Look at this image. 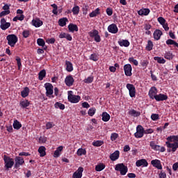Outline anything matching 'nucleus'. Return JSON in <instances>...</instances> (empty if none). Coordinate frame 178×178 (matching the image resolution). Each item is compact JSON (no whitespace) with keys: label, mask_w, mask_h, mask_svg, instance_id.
Instances as JSON below:
<instances>
[{"label":"nucleus","mask_w":178,"mask_h":178,"mask_svg":"<svg viewBox=\"0 0 178 178\" xmlns=\"http://www.w3.org/2000/svg\"><path fill=\"white\" fill-rule=\"evenodd\" d=\"M165 144L168 148H172L171 151L172 152H176L178 148V142L175 143V136H168L167 138V142H165Z\"/></svg>","instance_id":"f257e3e1"},{"label":"nucleus","mask_w":178,"mask_h":178,"mask_svg":"<svg viewBox=\"0 0 178 178\" xmlns=\"http://www.w3.org/2000/svg\"><path fill=\"white\" fill-rule=\"evenodd\" d=\"M6 40L8 41V45L12 47H15L17 41H19V38L15 34H10L7 35Z\"/></svg>","instance_id":"f03ea898"},{"label":"nucleus","mask_w":178,"mask_h":178,"mask_svg":"<svg viewBox=\"0 0 178 178\" xmlns=\"http://www.w3.org/2000/svg\"><path fill=\"white\" fill-rule=\"evenodd\" d=\"M3 161L5 163V168L7 170H8V169H12L13 165H15V161L13 159L6 155L3 156Z\"/></svg>","instance_id":"7ed1b4c3"},{"label":"nucleus","mask_w":178,"mask_h":178,"mask_svg":"<svg viewBox=\"0 0 178 178\" xmlns=\"http://www.w3.org/2000/svg\"><path fill=\"white\" fill-rule=\"evenodd\" d=\"M115 170L120 172L122 176H124L129 172V168L123 163H118L115 165Z\"/></svg>","instance_id":"20e7f679"},{"label":"nucleus","mask_w":178,"mask_h":178,"mask_svg":"<svg viewBox=\"0 0 178 178\" xmlns=\"http://www.w3.org/2000/svg\"><path fill=\"white\" fill-rule=\"evenodd\" d=\"M81 97L79 95H73V91L70 90L68 91V101L72 104H77L80 102Z\"/></svg>","instance_id":"39448f33"},{"label":"nucleus","mask_w":178,"mask_h":178,"mask_svg":"<svg viewBox=\"0 0 178 178\" xmlns=\"http://www.w3.org/2000/svg\"><path fill=\"white\" fill-rule=\"evenodd\" d=\"M144 134V127L141 125H138L136 127V132L134 134V137L136 138H143Z\"/></svg>","instance_id":"423d86ee"},{"label":"nucleus","mask_w":178,"mask_h":178,"mask_svg":"<svg viewBox=\"0 0 178 178\" xmlns=\"http://www.w3.org/2000/svg\"><path fill=\"white\" fill-rule=\"evenodd\" d=\"M90 37L94 38L96 42H101V36L99 35V33L97 29L93 30L88 33Z\"/></svg>","instance_id":"0eeeda50"},{"label":"nucleus","mask_w":178,"mask_h":178,"mask_svg":"<svg viewBox=\"0 0 178 178\" xmlns=\"http://www.w3.org/2000/svg\"><path fill=\"white\" fill-rule=\"evenodd\" d=\"M129 92V96L131 98H135L136 97V86L131 83H127L126 86Z\"/></svg>","instance_id":"6e6552de"},{"label":"nucleus","mask_w":178,"mask_h":178,"mask_svg":"<svg viewBox=\"0 0 178 178\" xmlns=\"http://www.w3.org/2000/svg\"><path fill=\"white\" fill-rule=\"evenodd\" d=\"M44 88L46 90V96L49 97L54 94V86L50 83H46L44 84Z\"/></svg>","instance_id":"1a4fd4ad"},{"label":"nucleus","mask_w":178,"mask_h":178,"mask_svg":"<svg viewBox=\"0 0 178 178\" xmlns=\"http://www.w3.org/2000/svg\"><path fill=\"white\" fill-rule=\"evenodd\" d=\"M15 163L14 168L15 169H19V168H20V166L24 163V159H23L22 156H16L15 158Z\"/></svg>","instance_id":"9d476101"},{"label":"nucleus","mask_w":178,"mask_h":178,"mask_svg":"<svg viewBox=\"0 0 178 178\" xmlns=\"http://www.w3.org/2000/svg\"><path fill=\"white\" fill-rule=\"evenodd\" d=\"M133 70V68L131 67V65L130 64H126L124 65V72L125 76H127L128 77H130L132 76L133 73H131Z\"/></svg>","instance_id":"9b49d317"},{"label":"nucleus","mask_w":178,"mask_h":178,"mask_svg":"<svg viewBox=\"0 0 178 178\" xmlns=\"http://www.w3.org/2000/svg\"><path fill=\"white\" fill-rule=\"evenodd\" d=\"M156 94H158V89L156 87L153 86L152 87L148 92V95L150 98V99H155V97H156Z\"/></svg>","instance_id":"f8f14e48"},{"label":"nucleus","mask_w":178,"mask_h":178,"mask_svg":"<svg viewBox=\"0 0 178 178\" xmlns=\"http://www.w3.org/2000/svg\"><path fill=\"white\" fill-rule=\"evenodd\" d=\"M107 30L108 33H111V34H116L118 31H119V29L118 28V26L115 24H110Z\"/></svg>","instance_id":"ddd939ff"},{"label":"nucleus","mask_w":178,"mask_h":178,"mask_svg":"<svg viewBox=\"0 0 178 178\" xmlns=\"http://www.w3.org/2000/svg\"><path fill=\"white\" fill-rule=\"evenodd\" d=\"M83 172H84V168L79 167L78 170L73 173L72 178H81L83 177Z\"/></svg>","instance_id":"4468645a"},{"label":"nucleus","mask_w":178,"mask_h":178,"mask_svg":"<svg viewBox=\"0 0 178 178\" xmlns=\"http://www.w3.org/2000/svg\"><path fill=\"white\" fill-rule=\"evenodd\" d=\"M151 165L154 168H156L159 170H162V164L161 163V161L159 159H154L151 161Z\"/></svg>","instance_id":"2eb2a0df"},{"label":"nucleus","mask_w":178,"mask_h":178,"mask_svg":"<svg viewBox=\"0 0 178 178\" xmlns=\"http://www.w3.org/2000/svg\"><path fill=\"white\" fill-rule=\"evenodd\" d=\"M136 165L137 168H140V166H143V168H147V166H148V161H147V160L145 159H142L140 160H137L136 162Z\"/></svg>","instance_id":"dca6fc26"},{"label":"nucleus","mask_w":178,"mask_h":178,"mask_svg":"<svg viewBox=\"0 0 178 178\" xmlns=\"http://www.w3.org/2000/svg\"><path fill=\"white\" fill-rule=\"evenodd\" d=\"M65 83L67 87H72L74 83V78L72 75L67 76L65 79Z\"/></svg>","instance_id":"f3484780"},{"label":"nucleus","mask_w":178,"mask_h":178,"mask_svg":"<svg viewBox=\"0 0 178 178\" xmlns=\"http://www.w3.org/2000/svg\"><path fill=\"white\" fill-rule=\"evenodd\" d=\"M163 35V33H162V31L159 29H156L153 33V37L156 41H159L161 40V37Z\"/></svg>","instance_id":"a211bd4d"},{"label":"nucleus","mask_w":178,"mask_h":178,"mask_svg":"<svg viewBox=\"0 0 178 178\" xmlns=\"http://www.w3.org/2000/svg\"><path fill=\"white\" fill-rule=\"evenodd\" d=\"M154 99L157 102H161V101H166V99H168V95L160 93L156 95V97H154Z\"/></svg>","instance_id":"6ab92c4d"},{"label":"nucleus","mask_w":178,"mask_h":178,"mask_svg":"<svg viewBox=\"0 0 178 178\" xmlns=\"http://www.w3.org/2000/svg\"><path fill=\"white\" fill-rule=\"evenodd\" d=\"M58 38H66L67 41H72L73 40L71 34L65 32H61L58 35Z\"/></svg>","instance_id":"aec40b11"},{"label":"nucleus","mask_w":178,"mask_h":178,"mask_svg":"<svg viewBox=\"0 0 178 178\" xmlns=\"http://www.w3.org/2000/svg\"><path fill=\"white\" fill-rule=\"evenodd\" d=\"M120 155V152H119V150L115 151L113 154L110 155L111 161H118V159H119Z\"/></svg>","instance_id":"412c9836"},{"label":"nucleus","mask_w":178,"mask_h":178,"mask_svg":"<svg viewBox=\"0 0 178 178\" xmlns=\"http://www.w3.org/2000/svg\"><path fill=\"white\" fill-rule=\"evenodd\" d=\"M151 10L149 8H142L138 11L139 16H148Z\"/></svg>","instance_id":"4be33fe9"},{"label":"nucleus","mask_w":178,"mask_h":178,"mask_svg":"<svg viewBox=\"0 0 178 178\" xmlns=\"http://www.w3.org/2000/svg\"><path fill=\"white\" fill-rule=\"evenodd\" d=\"M68 31L70 33H74V31H79V26L74 24H70L68 25Z\"/></svg>","instance_id":"5701e85b"},{"label":"nucleus","mask_w":178,"mask_h":178,"mask_svg":"<svg viewBox=\"0 0 178 178\" xmlns=\"http://www.w3.org/2000/svg\"><path fill=\"white\" fill-rule=\"evenodd\" d=\"M32 24L34 26V27H41L42 26L43 22L41 21L39 18L36 19H33L32 20Z\"/></svg>","instance_id":"b1692460"},{"label":"nucleus","mask_w":178,"mask_h":178,"mask_svg":"<svg viewBox=\"0 0 178 178\" xmlns=\"http://www.w3.org/2000/svg\"><path fill=\"white\" fill-rule=\"evenodd\" d=\"M29 94H30V88H29V87H25L21 92V97H22V98H26V97H29Z\"/></svg>","instance_id":"393cba45"},{"label":"nucleus","mask_w":178,"mask_h":178,"mask_svg":"<svg viewBox=\"0 0 178 178\" xmlns=\"http://www.w3.org/2000/svg\"><path fill=\"white\" fill-rule=\"evenodd\" d=\"M19 106L23 109H26L28 108V106H30V102L27 99L22 100L19 102Z\"/></svg>","instance_id":"a878e982"},{"label":"nucleus","mask_w":178,"mask_h":178,"mask_svg":"<svg viewBox=\"0 0 178 178\" xmlns=\"http://www.w3.org/2000/svg\"><path fill=\"white\" fill-rule=\"evenodd\" d=\"M69 22L67 17H63L58 19V26L60 27H65L66 26V23Z\"/></svg>","instance_id":"bb28decb"},{"label":"nucleus","mask_w":178,"mask_h":178,"mask_svg":"<svg viewBox=\"0 0 178 178\" xmlns=\"http://www.w3.org/2000/svg\"><path fill=\"white\" fill-rule=\"evenodd\" d=\"M102 120L103 122H109L111 120V115L106 112H103L102 114Z\"/></svg>","instance_id":"cd10ccee"},{"label":"nucleus","mask_w":178,"mask_h":178,"mask_svg":"<svg viewBox=\"0 0 178 178\" xmlns=\"http://www.w3.org/2000/svg\"><path fill=\"white\" fill-rule=\"evenodd\" d=\"M118 44L120 47H129L130 46V42H129V40H122L118 41Z\"/></svg>","instance_id":"c85d7f7f"},{"label":"nucleus","mask_w":178,"mask_h":178,"mask_svg":"<svg viewBox=\"0 0 178 178\" xmlns=\"http://www.w3.org/2000/svg\"><path fill=\"white\" fill-rule=\"evenodd\" d=\"M99 8H96L95 10H93L92 13L89 14L90 17H97L98 15H101Z\"/></svg>","instance_id":"c756f323"},{"label":"nucleus","mask_w":178,"mask_h":178,"mask_svg":"<svg viewBox=\"0 0 178 178\" xmlns=\"http://www.w3.org/2000/svg\"><path fill=\"white\" fill-rule=\"evenodd\" d=\"M149 145L154 151H159V149H161V146L155 144V141H151Z\"/></svg>","instance_id":"7c9ffc66"},{"label":"nucleus","mask_w":178,"mask_h":178,"mask_svg":"<svg viewBox=\"0 0 178 178\" xmlns=\"http://www.w3.org/2000/svg\"><path fill=\"white\" fill-rule=\"evenodd\" d=\"M45 151H47V148H45L44 146H40L39 147L38 152L41 157L45 156V155H47V152Z\"/></svg>","instance_id":"2f4dec72"},{"label":"nucleus","mask_w":178,"mask_h":178,"mask_svg":"<svg viewBox=\"0 0 178 178\" xmlns=\"http://www.w3.org/2000/svg\"><path fill=\"white\" fill-rule=\"evenodd\" d=\"M13 126L15 130H20V129H22V123H20L17 120H14Z\"/></svg>","instance_id":"473e14b6"},{"label":"nucleus","mask_w":178,"mask_h":178,"mask_svg":"<svg viewBox=\"0 0 178 178\" xmlns=\"http://www.w3.org/2000/svg\"><path fill=\"white\" fill-rule=\"evenodd\" d=\"M129 115H130L131 116H134V118H138V116L141 115V113H140V111L132 109L129 111Z\"/></svg>","instance_id":"72a5a7b5"},{"label":"nucleus","mask_w":178,"mask_h":178,"mask_svg":"<svg viewBox=\"0 0 178 178\" xmlns=\"http://www.w3.org/2000/svg\"><path fill=\"white\" fill-rule=\"evenodd\" d=\"M153 49H154V42L152 40H148L145 47L146 51H152Z\"/></svg>","instance_id":"f704fd0d"},{"label":"nucleus","mask_w":178,"mask_h":178,"mask_svg":"<svg viewBox=\"0 0 178 178\" xmlns=\"http://www.w3.org/2000/svg\"><path fill=\"white\" fill-rule=\"evenodd\" d=\"M47 76V71L45 70H41L38 74V79L41 81L44 80V77Z\"/></svg>","instance_id":"c9c22d12"},{"label":"nucleus","mask_w":178,"mask_h":178,"mask_svg":"<svg viewBox=\"0 0 178 178\" xmlns=\"http://www.w3.org/2000/svg\"><path fill=\"white\" fill-rule=\"evenodd\" d=\"M154 60H156L157 63H161L162 65L166 63V60L162 57L156 56L154 57Z\"/></svg>","instance_id":"e433bc0d"},{"label":"nucleus","mask_w":178,"mask_h":178,"mask_svg":"<svg viewBox=\"0 0 178 178\" xmlns=\"http://www.w3.org/2000/svg\"><path fill=\"white\" fill-rule=\"evenodd\" d=\"M105 168H106L105 164L99 163L95 166V170L96 172H102V170H104Z\"/></svg>","instance_id":"4c0bfd02"},{"label":"nucleus","mask_w":178,"mask_h":178,"mask_svg":"<svg viewBox=\"0 0 178 178\" xmlns=\"http://www.w3.org/2000/svg\"><path fill=\"white\" fill-rule=\"evenodd\" d=\"M76 154L78 155V156H82V155H86L87 150H86V149L79 148L76 152Z\"/></svg>","instance_id":"58836bf2"},{"label":"nucleus","mask_w":178,"mask_h":178,"mask_svg":"<svg viewBox=\"0 0 178 178\" xmlns=\"http://www.w3.org/2000/svg\"><path fill=\"white\" fill-rule=\"evenodd\" d=\"M174 57L175 56L173 55V53L170 51L166 52L164 55V58L168 60L173 59Z\"/></svg>","instance_id":"ea45409f"},{"label":"nucleus","mask_w":178,"mask_h":178,"mask_svg":"<svg viewBox=\"0 0 178 178\" xmlns=\"http://www.w3.org/2000/svg\"><path fill=\"white\" fill-rule=\"evenodd\" d=\"M89 59L90 60H93V62H97L99 59V57L98 54L94 53L90 56Z\"/></svg>","instance_id":"a19ab883"},{"label":"nucleus","mask_w":178,"mask_h":178,"mask_svg":"<svg viewBox=\"0 0 178 178\" xmlns=\"http://www.w3.org/2000/svg\"><path fill=\"white\" fill-rule=\"evenodd\" d=\"M66 69L67 72H73V64L70 61H66Z\"/></svg>","instance_id":"79ce46f5"},{"label":"nucleus","mask_w":178,"mask_h":178,"mask_svg":"<svg viewBox=\"0 0 178 178\" xmlns=\"http://www.w3.org/2000/svg\"><path fill=\"white\" fill-rule=\"evenodd\" d=\"M54 106L56 109L59 108L61 111H63L65 109V104L60 103V102H56L54 104Z\"/></svg>","instance_id":"37998d69"},{"label":"nucleus","mask_w":178,"mask_h":178,"mask_svg":"<svg viewBox=\"0 0 178 178\" xmlns=\"http://www.w3.org/2000/svg\"><path fill=\"white\" fill-rule=\"evenodd\" d=\"M72 12L73 15H79L80 13V7L79 6H75L72 8Z\"/></svg>","instance_id":"c03bdc74"},{"label":"nucleus","mask_w":178,"mask_h":178,"mask_svg":"<svg viewBox=\"0 0 178 178\" xmlns=\"http://www.w3.org/2000/svg\"><path fill=\"white\" fill-rule=\"evenodd\" d=\"M92 145L94 147H101V145H104V141L102 140H96L92 142Z\"/></svg>","instance_id":"a18cd8bd"},{"label":"nucleus","mask_w":178,"mask_h":178,"mask_svg":"<svg viewBox=\"0 0 178 178\" xmlns=\"http://www.w3.org/2000/svg\"><path fill=\"white\" fill-rule=\"evenodd\" d=\"M9 27H10V22H6V24L0 25V29H1V30H8Z\"/></svg>","instance_id":"49530a36"},{"label":"nucleus","mask_w":178,"mask_h":178,"mask_svg":"<svg viewBox=\"0 0 178 178\" xmlns=\"http://www.w3.org/2000/svg\"><path fill=\"white\" fill-rule=\"evenodd\" d=\"M13 22H17V20H19L20 22H22V20H24V15H17L13 18Z\"/></svg>","instance_id":"de8ad7c7"},{"label":"nucleus","mask_w":178,"mask_h":178,"mask_svg":"<svg viewBox=\"0 0 178 178\" xmlns=\"http://www.w3.org/2000/svg\"><path fill=\"white\" fill-rule=\"evenodd\" d=\"M37 44L39 47H45V40L42 38H38L37 40Z\"/></svg>","instance_id":"09e8293b"},{"label":"nucleus","mask_w":178,"mask_h":178,"mask_svg":"<svg viewBox=\"0 0 178 178\" xmlns=\"http://www.w3.org/2000/svg\"><path fill=\"white\" fill-rule=\"evenodd\" d=\"M15 60H17L18 70H20V69H22V58H20L19 56H17Z\"/></svg>","instance_id":"8fccbe9b"},{"label":"nucleus","mask_w":178,"mask_h":178,"mask_svg":"<svg viewBox=\"0 0 178 178\" xmlns=\"http://www.w3.org/2000/svg\"><path fill=\"white\" fill-rule=\"evenodd\" d=\"M130 63H133L135 66H138V61L134 59V57H131L128 59Z\"/></svg>","instance_id":"3c124183"},{"label":"nucleus","mask_w":178,"mask_h":178,"mask_svg":"<svg viewBox=\"0 0 178 178\" xmlns=\"http://www.w3.org/2000/svg\"><path fill=\"white\" fill-rule=\"evenodd\" d=\"M95 112H97V109L95 108H91L88 111V115L89 116H93L95 115Z\"/></svg>","instance_id":"603ef678"},{"label":"nucleus","mask_w":178,"mask_h":178,"mask_svg":"<svg viewBox=\"0 0 178 178\" xmlns=\"http://www.w3.org/2000/svg\"><path fill=\"white\" fill-rule=\"evenodd\" d=\"M149 62L147 60H142L140 61V65L143 67H144L145 69L147 68V66H148Z\"/></svg>","instance_id":"864d4df0"},{"label":"nucleus","mask_w":178,"mask_h":178,"mask_svg":"<svg viewBox=\"0 0 178 178\" xmlns=\"http://www.w3.org/2000/svg\"><path fill=\"white\" fill-rule=\"evenodd\" d=\"M22 35H23L24 38H29V37H30V31L24 30L22 32Z\"/></svg>","instance_id":"5fc2aeb1"},{"label":"nucleus","mask_w":178,"mask_h":178,"mask_svg":"<svg viewBox=\"0 0 178 178\" xmlns=\"http://www.w3.org/2000/svg\"><path fill=\"white\" fill-rule=\"evenodd\" d=\"M151 119L154 121L159 120V114L152 113L151 115Z\"/></svg>","instance_id":"6e6d98bb"},{"label":"nucleus","mask_w":178,"mask_h":178,"mask_svg":"<svg viewBox=\"0 0 178 178\" xmlns=\"http://www.w3.org/2000/svg\"><path fill=\"white\" fill-rule=\"evenodd\" d=\"M85 83L87 84H90L94 81V77L93 76H88L87 79L84 80Z\"/></svg>","instance_id":"4d7b16f0"},{"label":"nucleus","mask_w":178,"mask_h":178,"mask_svg":"<svg viewBox=\"0 0 178 178\" xmlns=\"http://www.w3.org/2000/svg\"><path fill=\"white\" fill-rule=\"evenodd\" d=\"M54 126H55V124H54V122H48L46 124V129H47V130H49V129H52V127H54Z\"/></svg>","instance_id":"13d9d810"},{"label":"nucleus","mask_w":178,"mask_h":178,"mask_svg":"<svg viewBox=\"0 0 178 178\" xmlns=\"http://www.w3.org/2000/svg\"><path fill=\"white\" fill-rule=\"evenodd\" d=\"M39 143L40 144H45V143H47V137H45V136H40L39 138Z\"/></svg>","instance_id":"bf43d9fd"},{"label":"nucleus","mask_w":178,"mask_h":178,"mask_svg":"<svg viewBox=\"0 0 178 178\" xmlns=\"http://www.w3.org/2000/svg\"><path fill=\"white\" fill-rule=\"evenodd\" d=\"M10 13V10H3L0 13V17H3Z\"/></svg>","instance_id":"052dcab7"},{"label":"nucleus","mask_w":178,"mask_h":178,"mask_svg":"<svg viewBox=\"0 0 178 178\" xmlns=\"http://www.w3.org/2000/svg\"><path fill=\"white\" fill-rule=\"evenodd\" d=\"M118 137H119V134L116 133L111 134V141H115L118 138Z\"/></svg>","instance_id":"680f3d73"},{"label":"nucleus","mask_w":178,"mask_h":178,"mask_svg":"<svg viewBox=\"0 0 178 178\" xmlns=\"http://www.w3.org/2000/svg\"><path fill=\"white\" fill-rule=\"evenodd\" d=\"M159 23H160L162 25H163L164 23H166V19H165V18H163V17H159L157 19Z\"/></svg>","instance_id":"e2e57ef3"},{"label":"nucleus","mask_w":178,"mask_h":178,"mask_svg":"<svg viewBox=\"0 0 178 178\" xmlns=\"http://www.w3.org/2000/svg\"><path fill=\"white\" fill-rule=\"evenodd\" d=\"M106 13L108 15V16H112V15H113V10H112V8H108L106 10Z\"/></svg>","instance_id":"0e129e2a"},{"label":"nucleus","mask_w":178,"mask_h":178,"mask_svg":"<svg viewBox=\"0 0 178 178\" xmlns=\"http://www.w3.org/2000/svg\"><path fill=\"white\" fill-rule=\"evenodd\" d=\"M152 133H154V129L151 128L147 129H144L145 134H152Z\"/></svg>","instance_id":"69168bd1"},{"label":"nucleus","mask_w":178,"mask_h":178,"mask_svg":"<svg viewBox=\"0 0 178 178\" xmlns=\"http://www.w3.org/2000/svg\"><path fill=\"white\" fill-rule=\"evenodd\" d=\"M56 41V40H55V38H51L50 39H47L46 40V42H47L48 44H55Z\"/></svg>","instance_id":"338daca9"},{"label":"nucleus","mask_w":178,"mask_h":178,"mask_svg":"<svg viewBox=\"0 0 178 178\" xmlns=\"http://www.w3.org/2000/svg\"><path fill=\"white\" fill-rule=\"evenodd\" d=\"M159 178H166V172L161 171L159 175Z\"/></svg>","instance_id":"774afa93"}]
</instances>
